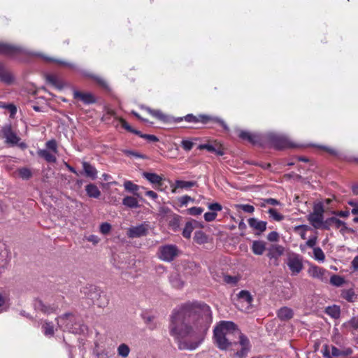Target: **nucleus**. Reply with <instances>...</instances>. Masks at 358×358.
I'll list each match as a JSON object with an SVG mask.
<instances>
[{"mask_svg":"<svg viewBox=\"0 0 358 358\" xmlns=\"http://www.w3.org/2000/svg\"><path fill=\"white\" fill-rule=\"evenodd\" d=\"M324 209L321 203H317L313 206V213L324 215Z\"/></svg>","mask_w":358,"mask_h":358,"instance_id":"54","label":"nucleus"},{"mask_svg":"<svg viewBox=\"0 0 358 358\" xmlns=\"http://www.w3.org/2000/svg\"><path fill=\"white\" fill-rule=\"evenodd\" d=\"M179 249L176 245H162L158 249V257L164 262H172L179 255Z\"/></svg>","mask_w":358,"mask_h":358,"instance_id":"7","label":"nucleus"},{"mask_svg":"<svg viewBox=\"0 0 358 358\" xmlns=\"http://www.w3.org/2000/svg\"><path fill=\"white\" fill-rule=\"evenodd\" d=\"M45 147L47 150L52 151L54 154L58 153L57 143L55 139L47 141L45 143Z\"/></svg>","mask_w":358,"mask_h":358,"instance_id":"47","label":"nucleus"},{"mask_svg":"<svg viewBox=\"0 0 358 358\" xmlns=\"http://www.w3.org/2000/svg\"><path fill=\"white\" fill-rule=\"evenodd\" d=\"M341 296L348 302H353L357 299V295L352 289L342 290Z\"/></svg>","mask_w":358,"mask_h":358,"instance_id":"36","label":"nucleus"},{"mask_svg":"<svg viewBox=\"0 0 358 358\" xmlns=\"http://www.w3.org/2000/svg\"><path fill=\"white\" fill-rule=\"evenodd\" d=\"M217 215L215 212H207L204 214V219L206 222H212L216 219Z\"/></svg>","mask_w":358,"mask_h":358,"instance_id":"57","label":"nucleus"},{"mask_svg":"<svg viewBox=\"0 0 358 358\" xmlns=\"http://www.w3.org/2000/svg\"><path fill=\"white\" fill-rule=\"evenodd\" d=\"M143 177L148 180L151 184L161 187L163 183V178L161 176L155 173L143 172Z\"/></svg>","mask_w":358,"mask_h":358,"instance_id":"24","label":"nucleus"},{"mask_svg":"<svg viewBox=\"0 0 358 358\" xmlns=\"http://www.w3.org/2000/svg\"><path fill=\"white\" fill-rule=\"evenodd\" d=\"M324 312L327 315L334 319L338 318L341 315L340 307L336 305L327 306Z\"/></svg>","mask_w":358,"mask_h":358,"instance_id":"34","label":"nucleus"},{"mask_svg":"<svg viewBox=\"0 0 358 358\" xmlns=\"http://www.w3.org/2000/svg\"><path fill=\"white\" fill-rule=\"evenodd\" d=\"M286 264L292 275H298L303 269V257L296 253L289 254Z\"/></svg>","mask_w":358,"mask_h":358,"instance_id":"8","label":"nucleus"},{"mask_svg":"<svg viewBox=\"0 0 358 358\" xmlns=\"http://www.w3.org/2000/svg\"><path fill=\"white\" fill-rule=\"evenodd\" d=\"M111 224L108 222H103L99 227L100 232L103 235H107L111 231Z\"/></svg>","mask_w":358,"mask_h":358,"instance_id":"51","label":"nucleus"},{"mask_svg":"<svg viewBox=\"0 0 358 358\" xmlns=\"http://www.w3.org/2000/svg\"><path fill=\"white\" fill-rule=\"evenodd\" d=\"M314 259L318 262H324L325 260V255L322 250L316 247L313 248Z\"/></svg>","mask_w":358,"mask_h":358,"instance_id":"43","label":"nucleus"},{"mask_svg":"<svg viewBox=\"0 0 358 358\" xmlns=\"http://www.w3.org/2000/svg\"><path fill=\"white\" fill-rule=\"evenodd\" d=\"M322 353L325 358L348 357L353 353V350L350 347L338 349L334 345L325 344L322 346Z\"/></svg>","mask_w":358,"mask_h":358,"instance_id":"5","label":"nucleus"},{"mask_svg":"<svg viewBox=\"0 0 358 358\" xmlns=\"http://www.w3.org/2000/svg\"><path fill=\"white\" fill-rule=\"evenodd\" d=\"M129 352H130V348L125 343L120 344L117 348V354L119 356H120L122 357H128Z\"/></svg>","mask_w":358,"mask_h":358,"instance_id":"41","label":"nucleus"},{"mask_svg":"<svg viewBox=\"0 0 358 358\" xmlns=\"http://www.w3.org/2000/svg\"><path fill=\"white\" fill-rule=\"evenodd\" d=\"M194 199L192 198L190 196L184 195L178 198L177 204L179 207L187 206L189 202H194Z\"/></svg>","mask_w":358,"mask_h":358,"instance_id":"39","label":"nucleus"},{"mask_svg":"<svg viewBox=\"0 0 358 358\" xmlns=\"http://www.w3.org/2000/svg\"><path fill=\"white\" fill-rule=\"evenodd\" d=\"M238 136L243 141H248L254 145L262 146L264 144V136L257 133H251L245 130L238 131Z\"/></svg>","mask_w":358,"mask_h":358,"instance_id":"11","label":"nucleus"},{"mask_svg":"<svg viewBox=\"0 0 358 358\" xmlns=\"http://www.w3.org/2000/svg\"><path fill=\"white\" fill-rule=\"evenodd\" d=\"M317 237L316 236L309 238L306 242V245L309 248H313L317 243Z\"/></svg>","mask_w":358,"mask_h":358,"instance_id":"62","label":"nucleus"},{"mask_svg":"<svg viewBox=\"0 0 358 358\" xmlns=\"http://www.w3.org/2000/svg\"><path fill=\"white\" fill-rule=\"evenodd\" d=\"M319 148L322 150H324L325 152H328L329 154H330L333 156H336L338 155V151L336 150H335L334 148L327 147V146H323V145L319 146Z\"/></svg>","mask_w":358,"mask_h":358,"instance_id":"59","label":"nucleus"},{"mask_svg":"<svg viewBox=\"0 0 358 358\" xmlns=\"http://www.w3.org/2000/svg\"><path fill=\"white\" fill-rule=\"evenodd\" d=\"M266 243L263 241H254L252 243L251 250L256 255H262L266 250Z\"/></svg>","mask_w":358,"mask_h":358,"instance_id":"28","label":"nucleus"},{"mask_svg":"<svg viewBox=\"0 0 358 358\" xmlns=\"http://www.w3.org/2000/svg\"><path fill=\"white\" fill-rule=\"evenodd\" d=\"M238 208L248 213H252L255 211L254 206L250 204H241Z\"/></svg>","mask_w":358,"mask_h":358,"instance_id":"56","label":"nucleus"},{"mask_svg":"<svg viewBox=\"0 0 358 358\" xmlns=\"http://www.w3.org/2000/svg\"><path fill=\"white\" fill-rule=\"evenodd\" d=\"M198 149L200 150H206L209 152L215 153L218 156H222L224 155V152L222 150L221 148H217L214 145L208 143L199 145L198 146Z\"/></svg>","mask_w":358,"mask_h":358,"instance_id":"33","label":"nucleus"},{"mask_svg":"<svg viewBox=\"0 0 358 358\" xmlns=\"http://www.w3.org/2000/svg\"><path fill=\"white\" fill-rule=\"evenodd\" d=\"M270 218L276 222H280L285 219V216L278 213L276 209L271 208L268 210Z\"/></svg>","mask_w":358,"mask_h":358,"instance_id":"38","label":"nucleus"},{"mask_svg":"<svg viewBox=\"0 0 358 358\" xmlns=\"http://www.w3.org/2000/svg\"><path fill=\"white\" fill-rule=\"evenodd\" d=\"M26 54V50L21 46L7 43H0V55L11 58H18Z\"/></svg>","mask_w":358,"mask_h":358,"instance_id":"6","label":"nucleus"},{"mask_svg":"<svg viewBox=\"0 0 358 358\" xmlns=\"http://www.w3.org/2000/svg\"><path fill=\"white\" fill-rule=\"evenodd\" d=\"M267 142L271 147L276 150L299 148L300 145L295 143L283 135L276 134H268L264 136V143Z\"/></svg>","mask_w":358,"mask_h":358,"instance_id":"4","label":"nucleus"},{"mask_svg":"<svg viewBox=\"0 0 358 358\" xmlns=\"http://www.w3.org/2000/svg\"><path fill=\"white\" fill-rule=\"evenodd\" d=\"M2 134L6 142L12 145H17L20 138L13 131L11 124H6L2 127Z\"/></svg>","mask_w":358,"mask_h":358,"instance_id":"14","label":"nucleus"},{"mask_svg":"<svg viewBox=\"0 0 358 358\" xmlns=\"http://www.w3.org/2000/svg\"><path fill=\"white\" fill-rule=\"evenodd\" d=\"M214 344L221 350H234L233 347L239 345L241 348L234 352L233 357L245 358L250 352L252 345L238 326L231 321H220L213 329Z\"/></svg>","mask_w":358,"mask_h":358,"instance_id":"2","label":"nucleus"},{"mask_svg":"<svg viewBox=\"0 0 358 358\" xmlns=\"http://www.w3.org/2000/svg\"><path fill=\"white\" fill-rule=\"evenodd\" d=\"M349 324H350V327H352L354 329H358V318H356V317L352 318L350 320Z\"/></svg>","mask_w":358,"mask_h":358,"instance_id":"64","label":"nucleus"},{"mask_svg":"<svg viewBox=\"0 0 358 358\" xmlns=\"http://www.w3.org/2000/svg\"><path fill=\"white\" fill-rule=\"evenodd\" d=\"M145 196L150 197L152 200H156L158 198V194L152 190L146 191Z\"/></svg>","mask_w":358,"mask_h":358,"instance_id":"63","label":"nucleus"},{"mask_svg":"<svg viewBox=\"0 0 358 358\" xmlns=\"http://www.w3.org/2000/svg\"><path fill=\"white\" fill-rule=\"evenodd\" d=\"M248 222L251 228L257 231L259 234L266 229L267 222L265 221L258 220L257 218L252 217L248 219Z\"/></svg>","mask_w":358,"mask_h":358,"instance_id":"21","label":"nucleus"},{"mask_svg":"<svg viewBox=\"0 0 358 358\" xmlns=\"http://www.w3.org/2000/svg\"><path fill=\"white\" fill-rule=\"evenodd\" d=\"M344 282L343 278L338 275H332L330 278L331 284L337 287L341 286Z\"/></svg>","mask_w":358,"mask_h":358,"instance_id":"49","label":"nucleus"},{"mask_svg":"<svg viewBox=\"0 0 358 358\" xmlns=\"http://www.w3.org/2000/svg\"><path fill=\"white\" fill-rule=\"evenodd\" d=\"M308 274L314 278L319 279L322 282H327L330 273L322 267L311 266L308 269Z\"/></svg>","mask_w":358,"mask_h":358,"instance_id":"13","label":"nucleus"},{"mask_svg":"<svg viewBox=\"0 0 358 358\" xmlns=\"http://www.w3.org/2000/svg\"><path fill=\"white\" fill-rule=\"evenodd\" d=\"M332 226H334L336 229L341 228L340 230L341 233H344L348 230L346 224L335 217H331L325 220L322 229L329 230Z\"/></svg>","mask_w":358,"mask_h":358,"instance_id":"12","label":"nucleus"},{"mask_svg":"<svg viewBox=\"0 0 358 358\" xmlns=\"http://www.w3.org/2000/svg\"><path fill=\"white\" fill-rule=\"evenodd\" d=\"M86 239L89 242L92 243L94 245L97 244L99 242V241H100V238L97 236L94 235V234L90 235L89 236H87L86 238Z\"/></svg>","mask_w":358,"mask_h":358,"instance_id":"61","label":"nucleus"},{"mask_svg":"<svg viewBox=\"0 0 358 358\" xmlns=\"http://www.w3.org/2000/svg\"><path fill=\"white\" fill-rule=\"evenodd\" d=\"M310 229V227L306 224H301L299 226H296L294 228V231L296 233H298L301 238V239H306V231Z\"/></svg>","mask_w":358,"mask_h":358,"instance_id":"37","label":"nucleus"},{"mask_svg":"<svg viewBox=\"0 0 358 358\" xmlns=\"http://www.w3.org/2000/svg\"><path fill=\"white\" fill-rule=\"evenodd\" d=\"M185 120L187 122L192 124L201 123L202 124H207L209 123L218 124L222 126L224 129H227V127L225 122L217 117H213L208 115L199 114L194 115L193 114H187L183 117H176L174 120L175 122H180Z\"/></svg>","mask_w":358,"mask_h":358,"instance_id":"3","label":"nucleus"},{"mask_svg":"<svg viewBox=\"0 0 358 358\" xmlns=\"http://www.w3.org/2000/svg\"><path fill=\"white\" fill-rule=\"evenodd\" d=\"M46 80L50 84L55 86V87L59 88V89L62 88L61 82L57 78V76H55V75H51V74L47 75Z\"/></svg>","mask_w":358,"mask_h":358,"instance_id":"42","label":"nucleus"},{"mask_svg":"<svg viewBox=\"0 0 358 358\" xmlns=\"http://www.w3.org/2000/svg\"><path fill=\"white\" fill-rule=\"evenodd\" d=\"M187 212L189 215L196 216L201 215L203 212V208L201 207H192L187 210Z\"/></svg>","mask_w":358,"mask_h":358,"instance_id":"50","label":"nucleus"},{"mask_svg":"<svg viewBox=\"0 0 358 358\" xmlns=\"http://www.w3.org/2000/svg\"><path fill=\"white\" fill-rule=\"evenodd\" d=\"M148 114H150L154 118L162 121L164 122H167V117L159 110L152 109L149 107H142Z\"/></svg>","mask_w":358,"mask_h":358,"instance_id":"29","label":"nucleus"},{"mask_svg":"<svg viewBox=\"0 0 358 358\" xmlns=\"http://www.w3.org/2000/svg\"><path fill=\"white\" fill-rule=\"evenodd\" d=\"M18 173L20 177L23 180H29L32 176V173L31 170L26 167L19 169Z\"/></svg>","mask_w":358,"mask_h":358,"instance_id":"45","label":"nucleus"},{"mask_svg":"<svg viewBox=\"0 0 358 358\" xmlns=\"http://www.w3.org/2000/svg\"><path fill=\"white\" fill-rule=\"evenodd\" d=\"M277 315L280 320L287 321L293 317L294 312L292 308L284 306L278 310Z\"/></svg>","mask_w":358,"mask_h":358,"instance_id":"26","label":"nucleus"},{"mask_svg":"<svg viewBox=\"0 0 358 358\" xmlns=\"http://www.w3.org/2000/svg\"><path fill=\"white\" fill-rule=\"evenodd\" d=\"M13 73L3 64L0 62V81L9 85L14 82Z\"/></svg>","mask_w":358,"mask_h":358,"instance_id":"20","label":"nucleus"},{"mask_svg":"<svg viewBox=\"0 0 358 358\" xmlns=\"http://www.w3.org/2000/svg\"><path fill=\"white\" fill-rule=\"evenodd\" d=\"M267 257L270 259L272 264L278 266L280 264V257L284 254L285 248L278 244H271L267 249Z\"/></svg>","mask_w":358,"mask_h":358,"instance_id":"10","label":"nucleus"},{"mask_svg":"<svg viewBox=\"0 0 358 358\" xmlns=\"http://www.w3.org/2000/svg\"><path fill=\"white\" fill-rule=\"evenodd\" d=\"M122 204L130 208H136L139 207L137 199L131 196H127L122 199Z\"/></svg>","mask_w":358,"mask_h":358,"instance_id":"35","label":"nucleus"},{"mask_svg":"<svg viewBox=\"0 0 358 358\" xmlns=\"http://www.w3.org/2000/svg\"><path fill=\"white\" fill-rule=\"evenodd\" d=\"M120 119H122V117H118L117 115L116 112L110 109L109 108H105V113L101 117V121L104 122L106 124H112L115 127L117 126V122H119L121 124Z\"/></svg>","mask_w":358,"mask_h":358,"instance_id":"18","label":"nucleus"},{"mask_svg":"<svg viewBox=\"0 0 358 358\" xmlns=\"http://www.w3.org/2000/svg\"><path fill=\"white\" fill-rule=\"evenodd\" d=\"M253 297L248 290H241L237 294L236 306L241 311H248L252 308Z\"/></svg>","mask_w":358,"mask_h":358,"instance_id":"9","label":"nucleus"},{"mask_svg":"<svg viewBox=\"0 0 358 358\" xmlns=\"http://www.w3.org/2000/svg\"><path fill=\"white\" fill-rule=\"evenodd\" d=\"M196 185V181H185L177 180L174 185H171V192L176 194L178 189H189Z\"/></svg>","mask_w":358,"mask_h":358,"instance_id":"22","label":"nucleus"},{"mask_svg":"<svg viewBox=\"0 0 358 358\" xmlns=\"http://www.w3.org/2000/svg\"><path fill=\"white\" fill-rule=\"evenodd\" d=\"M73 99L80 101L84 104L90 105L96 102V97L90 92H84L74 90L73 91Z\"/></svg>","mask_w":358,"mask_h":358,"instance_id":"16","label":"nucleus"},{"mask_svg":"<svg viewBox=\"0 0 358 358\" xmlns=\"http://www.w3.org/2000/svg\"><path fill=\"white\" fill-rule=\"evenodd\" d=\"M148 225L147 224H141L138 226L131 227L128 229L127 236L129 238H138L146 236L148 232Z\"/></svg>","mask_w":358,"mask_h":358,"instance_id":"17","label":"nucleus"},{"mask_svg":"<svg viewBox=\"0 0 358 358\" xmlns=\"http://www.w3.org/2000/svg\"><path fill=\"white\" fill-rule=\"evenodd\" d=\"M85 191L87 195L90 198L98 199L101 196V191L94 184L90 183L86 185Z\"/></svg>","mask_w":358,"mask_h":358,"instance_id":"31","label":"nucleus"},{"mask_svg":"<svg viewBox=\"0 0 358 358\" xmlns=\"http://www.w3.org/2000/svg\"><path fill=\"white\" fill-rule=\"evenodd\" d=\"M198 222L196 220H191L186 222L182 231V236L185 238H190L192 232L197 227Z\"/></svg>","mask_w":358,"mask_h":358,"instance_id":"30","label":"nucleus"},{"mask_svg":"<svg viewBox=\"0 0 358 358\" xmlns=\"http://www.w3.org/2000/svg\"><path fill=\"white\" fill-rule=\"evenodd\" d=\"M124 187L127 191L138 195L136 192L139 189V186L133 183L131 181L126 180L124 182Z\"/></svg>","mask_w":358,"mask_h":358,"instance_id":"40","label":"nucleus"},{"mask_svg":"<svg viewBox=\"0 0 358 358\" xmlns=\"http://www.w3.org/2000/svg\"><path fill=\"white\" fill-rule=\"evenodd\" d=\"M193 239L194 241L199 245L205 244L209 241L208 236L203 231H196L194 233Z\"/></svg>","mask_w":358,"mask_h":358,"instance_id":"32","label":"nucleus"},{"mask_svg":"<svg viewBox=\"0 0 358 358\" xmlns=\"http://www.w3.org/2000/svg\"><path fill=\"white\" fill-rule=\"evenodd\" d=\"M279 238V234L276 231H271L267 236V239L271 242H278Z\"/></svg>","mask_w":358,"mask_h":358,"instance_id":"58","label":"nucleus"},{"mask_svg":"<svg viewBox=\"0 0 358 358\" xmlns=\"http://www.w3.org/2000/svg\"><path fill=\"white\" fill-rule=\"evenodd\" d=\"M0 107L8 109L10 113V116L15 115L17 113V108L13 103H8V104L4 103L3 105H1Z\"/></svg>","mask_w":358,"mask_h":358,"instance_id":"53","label":"nucleus"},{"mask_svg":"<svg viewBox=\"0 0 358 358\" xmlns=\"http://www.w3.org/2000/svg\"><path fill=\"white\" fill-rule=\"evenodd\" d=\"M42 328L45 336H52L54 335V326L52 322H45Z\"/></svg>","mask_w":358,"mask_h":358,"instance_id":"44","label":"nucleus"},{"mask_svg":"<svg viewBox=\"0 0 358 358\" xmlns=\"http://www.w3.org/2000/svg\"><path fill=\"white\" fill-rule=\"evenodd\" d=\"M264 202L271 206H278L280 204V202L278 200L273 198L264 199Z\"/></svg>","mask_w":358,"mask_h":358,"instance_id":"60","label":"nucleus"},{"mask_svg":"<svg viewBox=\"0 0 358 358\" xmlns=\"http://www.w3.org/2000/svg\"><path fill=\"white\" fill-rule=\"evenodd\" d=\"M212 322L209 306L201 302H187L175 308L171 315L169 332L182 350H195L201 342V330H206Z\"/></svg>","mask_w":358,"mask_h":358,"instance_id":"1","label":"nucleus"},{"mask_svg":"<svg viewBox=\"0 0 358 358\" xmlns=\"http://www.w3.org/2000/svg\"><path fill=\"white\" fill-rule=\"evenodd\" d=\"M208 208L209 210H210L212 212H218V211H221L222 210V206L221 204H220L219 203H210L208 206Z\"/></svg>","mask_w":358,"mask_h":358,"instance_id":"55","label":"nucleus"},{"mask_svg":"<svg viewBox=\"0 0 358 358\" xmlns=\"http://www.w3.org/2000/svg\"><path fill=\"white\" fill-rule=\"evenodd\" d=\"M101 294L95 287H91L90 297L93 301V303L99 307L105 306L108 303L106 296H101Z\"/></svg>","mask_w":358,"mask_h":358,"instance_id":"19","label":"nucleus"},{"mask_svg":"<svg viewBox=\"0 0 358 358\" xmlns=\"http://www.w3.org/2000/svg\"><path fill=\"white\" fill-rule=\"evenodd\" d=\"M37 155L48 163H55L57 161L56 154L51 153L50 151L47 149L38 150Z\"/></svg>","mask_w":358,"mask_h":358,"instance_id":"27","label":"nucleus"},{"mask_svg":"<svg viewBox=\"0 0 358 358\" xmlns=\"http://www.w3.org/2000/svg\"><path fill=\"white\" fill-rule=\"evenodd\" d=\"M38 308H40L41 310L43 313L48 314L54 313L57 309V308L55 306H47L44 304L41 301L38 302Z\"/></svg>","mask_w":358,"mask_h":358,"instance_id":"48","label":"nucleus"},{"mask_svg":"<svg viewBox=\"0 0 358 358\" xmlns=\"http://www.w3.org/2000/svg\"><path fill=\"white\" fill-rule=\"evenodd\" d=\"M221 274L222 278H223V281L227 284L236 285L239 280V278H238L237 276L227 275L224 274V273H222Z\"/></svg>","mask_w":358,"mask_h":358,"instance_id":"46","label":"nucleus"},{"mask_svg":"<svg viewBox=\"0 0 358 358\" xmlns=\"http://www.w3.org/2000/svg\"><path fill=\"white\" fill-rule=\"evenodd\" d=\"M120 120L121 122V126L122 128H124L127 131L138 135V136L151 142L159 141V138L156 136L152 134H143L141 133V131L132 128L124 119H120Z\"/></svg>","mask_w":358,"mask_h":358,"instance_id":"15","label":"nucleus"},{"mask_svg":"<svg viewBox=\"0 0 358 358\" xmlns=\"http://www.w3.org/2000/svg\"><path fill=\"white\" fill-rule=\"evenodd\" d=\"M180 145L184 150L190 151L193 148L194 143L189 140H182Z\"/></svg>","mask_w":358,"mask_h":358,"instance_id":"52","label":"nucleus"},{"mask_svg":"<svg viewBox=\"0 0 358 358\" xmlns=\"http://www.w3.org/2000/svg\"><path fill=\"white\" fill-rule=\"evenodd\" d=\"M308 220L312 224V226L315 229L322 228L324 224V215H320L318 214H314L311 213L308 217Z\"/></svg>","mask_w":358,"mask_h":358,"instance_id":"25","label":"nucleus"},{"mask_svg":"<svg viewBox=\"0 0 358 358\" xmlns=\"http://www.w3.org/2000/svg\"><path fill=\"white\" fill-rule=\"evenodd\" d=\"M85 176L92 180H95L97 178L98 171L96 169L87 162H82Z\"/></svg>","mask_w":358,"mask_h":358,"instance_id":"23","label":"nucleus"}]
</instances>
